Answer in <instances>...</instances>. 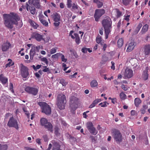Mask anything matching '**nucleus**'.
Instances as JSON below:
<instances>
[{
    "label": "nucleus",
    "mask_w": 150,
    "mask_h": 150,
    "mask_svg": "<svg viewBox=\"0 0 150 150\" xmlns=\"http://www.w3.org/2000/svg\"><path fill=\"white\" fill-rule=\"evenodd\" d=\"M4 23L7 28H13V24L16 25L17 21L20 20V18L18 15L14 13L9 14H4L3 15Z\"/></svg>",
    "instance_id": "obj_1"
},
{
    "label": "nucleus",
    "mask_w": 150,
    "mask_h": 150,
    "mask_svg": "<svg viewBox=\"0 0 150 150\" xmlns=\"http://www.w3.org/2000/svg\"><path fill=\"white\" fill-rule=\"evenodd\" d=\"M102 23L105 29V38L107 39L110 32V29L111 28V21L110 18L108 19H104L102 21Z\"/></svg>",
    "instance_id": "obj_2"
},
{
    "label": "nucleus",
    "mask_w": 150,
    "mask_h": 150,
    "mask_svg": "<svg viewBox=\"0 0 150 150\" xmlns=\"http://www.w3.org/2000/svg\"><path fill=\"white\" fill-rule=\"evenodd\" d=\"M66 103L65 96L62 94L58 95L57 98V105L58 108L60 110L64 109L65 104Z\"/></svg>",
    "instance_id": "obj_3"
},
{
    "label": "nucleus",
    "mask_w": 150,
    "mask_h": 150,
    "mask_svg": "<svg viewBox=\"0 0 150 150\" xmlns=\"http://www.w3.org/2000/svg\"><path fill=\"white\" fill-rule=\"evenodd\" d=\"M38 104L40 107L42 112L47 115H50L51 112V108L50 106L46 103L39 102Z\"/></svg>",
    "instance_id": "obj_4"
},
{
    "label": "nucleus",
    "mask_w": 150,
    "mask_h": 150,
    "mask_svg": "<svg viewBox=\"0 0 150 150\" xmlns=\"http://www.w3.org/2000/svg\"><path fill=\"white\" fill-rule=\"evenodd\" d=\"M41 125L44 127L47 130L51 132H53V125L52 124L48 122V120L46 118H43L40 119Z\"/></svg>",
    "instance_id": "obj_5"
},
{
    "label": "nucleus",
    "mask_w": 150,
    "mask_h": 150,
    "mask_svg": "<svg viewBox=\"0 0 150 150\" xmlns=\"http://www.w3.org/2000/svg\"><path fill=\"white\" fill-rule=\"evenodd\" d=\"M51 17L53 21H54V26L56 27H58L60 25V21H61L60 14L59 13L55 12L51 15Z\"/></svg>",
    "instance_id": "obj_6"
},
{
    "label": "nucleus",
    "mask_w": 150,
    "mask_h": 150,
    "mask_svg": "<svg viewBox=\"0 0 150 150\" xmlns=\"http://www.w3.org/2000/svg\"><path fill=\"white\" fill-rule=\"evenodd\" d=\"M28 68L21 64V74L23 78H28L29 75L28 72Z\"/></svg>",
    "instance_id": "obj_7"
},
{
    "label": "nucleus",
    "mask_w": 150,
    "mask_h": 150,
    "mask_svg": "<svg viewBox=\"0 0 150 150\" xmlns=\"http://www.w3.org/2000/svg\"><path fill=\"white\" fill-rule=\"evenodd\" d=\"M86 127L90 132L93 135H96L98 132L93 126L92 123L90 122H88L86 124Z\"/></svg>",
    "instance_id": "obj_8"
},
{
    "label": "nucleus",
    "mask_w": 150,
    "mask_h": 150,
    "mask_svg": "<svg viewBox=\"0 0 150 150\" xmlns=\"http://www.w3.org/2000/svg\"><path fill=\"white\" fill-rule=\"evenodd\" d=\"M105 13V10L103 9H97L95 11L94 15L95 20L98 21L100 18Z\"/></svg>",
    "instance_id": "obj_9"
},
{
    "label": "nucleus",
    "mask_w": 150,
    "mask_h": 150,
    "mask_svg": "<svg viewBox=\"0 0 150 150\" xmlns=\"http://www.w3.org/2000/svg\"><path fill=\"white\" fill-rule=\"evenodd\" d=\"M7 125L9 127H14L17 129H18V127L17 120L14 119L12 117L10 118L8 122Z\"/></svg>",
    "instance_id": "obj_10"
},
{
    "label": "nucleus",
    "mask_w": 150,
    "mask_h": 150,
    "mask_svg": "<svg viewBox=\"0 0 150 150\" xmlns=\"http://www.w3.org/2000/svg\"><path fill=\"white\" fill-rule=\"evenodd\" d=\"M25 91L28 93L35 96L38 93V89L37 88L27 86L25 89Z\"/></svg>",
    "instance_id": "obj_11"
},
{
    "label": "nucleus",
    "mask_w": 150,
    "mask_h": 150,
    "mask_svg": "<svg viewBox=\"0 0 150 150\" xmlns=\"http://www.w3.org/2000/svg\"><path fill=\"white\" fill-rule=\"evenodd\" d=\"M33 38L35 39L38 41H45V39L44 38V36L42 35H41L37 33H33L32 35Z\"/></svg>",
    "instance_id": "obj_12"
},
{
    "label": "nucleus",
    "mask_w": 150,
    "mask_h": 150,
    "mask_svg": "<svg viewBox=\"0 0 150 150\" xmlns=\"http://www.w3.org/2000/svg\"><path fill=\"white\" fill-rule=\"evenodd\" d=\"M133 76V71L132 69L128 68H126L125 70L124 74V78L125 79H129L132 77Z\"/></svg>",
    "instance_id": "obj_13"
},
{
    "label": "nucleus",
    "mask_w": 150,
    "mask_h": 150,
    "mask_svg": "<svg viewBox=\"0 0 150 150\" xmlns=\"http://www.w3.org/2000/svg\"><path fill=\"white\" fill-rule=\"evenodd\" d=\"M114 137L116 141L120 142L122 140V136L119 131L115 129L113 131Z\"/></svg>",
    "instance_id": "obj_14"
},
{
    "label": "nucleus",
    "mask_w": 150,
    "mask_h": 150,
    "mask_svg": "<svg viewBox=\"0 0 150 150\" xmlns=\"http://www.w3.org/2000/svg\"><path fill=\"white\" fill-rule=\"evenodd\" d=\"M74 32L73 30H71L70 31L69 35L71 36V38L72 39H74L75 38V41L76 43L77 44H79L80 43V40L79 37V36L78 34L77 33H74V35L75 37L72 35V34Z\"/></svg>",
    "instance_id": "obj_15"
},
{
    "label": "nucleus",
    "mask_w": 150,
    "mask_h": 150,
    "mask_svg": "<svg viewBox=\"0 0 150 150\" xmlns=\"http://www.w3.org/2000/svg\"><path fill=\"white\" fill-rule=\"evenodd\" d=\"M77 98L74 97H72L70 99V106L71 108L73 110H75L77 108V107H74L73 106L75 105V104L76 103Z\"/></svg>",
    "instance_id": "obj_16"
},
{
    "label": "nucleus",
    "mask_w": 150,
    "mask_h": 150,
    "mask_svg": "<svg viewBox=\"0 0 150 150\" xmlns=\"http://www.w3.org/2000/svg\"><path fill=\"white\" fill-rule=\"evenodd\" d=\"M136 43L133 41L129 43L128 45L126 50V52H129L132 51L135 48Z\"/></svg>",
    "instance_id": "obj_17"
},
{
    "label": "nucleus",
    "mask_w": 150,
    "mask_h": 150,
    "mask_svg": "<svg viewBox=\"0 0 150 150\" xmlns=\"http://www.w3.org/2000/svg\"><path fill=\"white\" fill-rule=\"evenodd\" d=\"M11 46L10 43L8 42L3 43L1 46V49L3 52H6L9 48Z\"/></svg>",
    "instance_id": "obj_18"
},
{
    "label": "nucleus",
    "mask_w": 150,
    "mask_h": 150,
    "mask_svg": "<svg viewBox=\"0 0 150 150\" xmlns=\"http://www.w3.org/2000/svg\"><path fill=\"white\" fill-rule=\"evenodd\" d=\"M28 3L31 5L33 4L37 8H40V7L39 1L38 0H29Z\"/></svg>",
    "instance_id": "obj_19"
},
{
    "label": "nucleus",
    "mask_w": 150,
    "mask_h": 150,
    "mask_svg": "<svg viewBox=\"0 0 150 150\" xmlns=\"http://www.w3.org/2000/svg\"><path fill=\"white\" fill-rule=\"evenodd\" d=\"M144 52L146 55H148L150 53V44L145 45L144 47Z\"/></svg>",
    "instance_id": "obj_20"
},
{
    "label": "nucleus",
    "mask_w": 150,
    "mask_h": 150,
    "mask_svg": "<svg viewBox=\"0 0 150 150\" xmlns=\"http://www.w3.org/2000/svg\"><path fill=\"white\" fill-rule=\"evenodd\" d=\"M8 79L5 77L3 74L0 75V81L3 85H7Z\"/></svg>",
    "instance_id": "obj_21"
},
{
    "label": "nucleus",
    "mask_w": 150,
    "mask_h": 150,
    "mask_svg": "<svg viewBox=\"0 0 150 150\" xmlns=\"http://www.w3.org/2000/svg\"><path fill=\"white\" fill-rule=\"evenodd\" d=\"M52 143L53 145V149L52 150H62L60 149V145L59 143L57 142L54 140H53Z\"/></svg>",
    "instance_id": "obj_22"
},
{
    "label": "nucleus",
    "mask_w": 150,
    "mask_h": 150,
    "mask_svg": "<svg viewBox=\"0 0 150 150\" xmlns=\"http://www.w3.org/2000/svg\"><path fill=\"white\" fill-rule=\"evenodd\" d=\"M26 9L27 10L30 11L31 14H34L35 13V9L33 6H30L27 3L26 4Z\"/></svg>",
    "instance_id": "obj_23"
},
{
    "label": "nucleus",
    "mask_w": 150,
    "mask_h": 150,
    "mask_svg": "<svg viewBox=\"0 0 150 150\" xmlns=\"http://www.w3.org/2000/svg\"><path fill=\"white\" fill-rule=\"evenodd\" d=\"M149 69L148 67H146L145 70H144L143 73L142 77L144 80H147L148 77V71Z\"/></svg>",
    "instance_id": "obj_24"
},
{
    "label": "nucleus",
    "mask_w": 150,
    "mask_h": 150,
    "mask_svg": "<svg viewBox=\"0 0 150 150\" xmlns=\"http://www.w3.org/2000/svg\"><path fill=\"white\" fill-rule=\"evenodd\" d=\"M35 47L34 46L32 47L30 52V59L32 60L35 53Z\"/></svg>",
    "instance_id": "obj_25"
},
{
    "label": "nucleus",
    "mask_w": 150,
    "mask_h": 150,
    "mask_svg": "<svg viewBox=\"0 0 150 150\" xmlns=\"http://www.w3.org/2000/svg\"><path fill=\"white\" fill-rule=\"evenodd\" d=\"M28 22L30 24L31 26H32L34 29H37L39 26L35 22L31 19H29V20Z\"/></svg>",
    "instance_id": "obj_26"
},
{
    "label": "nucleus",
    "mask_w": 150,
    "mask_h": 150,
    "mask_svg": "<svg viewBox=\"0 0 150 150\" xmlns=\"http://www.w3.org/2000/svg\"><path fill=\"white\" fill-rule=\"evenodd\" d=\"M149 27V25L147 24H146L144 25L141 31L142 33L143 34L147 32L148 30Z\"/></svg>",
    "instance_id": "obj_27"
},
{
    "label": "nucleus",
    "mask_w": 150,
    "mask_h": 150,
    "mask_svg": "<svg viewBox=\"0 0 150 150\" xmlns=\"http://www.w3.org/2000/svg\"><path fill=\"white\" fill-rule=\"evenodd\" d=\"M141 102L142 101L139 98H136L134 99V104L136 107H138Z\"/></svg>",
    "instance_id": "obj_28"
},
{
    "label": "nucleus",
    "mask_w": 150,
    "mask_h": 150,
    "mask_svg": "<svg viewBox=\"0 0 150 150\" xmlns=\"http://www.w3.org/2000/svg\"><path fill=\"white\" fill-rule=\"evenodd\" d=\"M8 62L5 65L6 68L9 67L14 64V62L12 61L11 59H8Z\"/></svg>",
    "instance_id": "obj_29"
},
{
    "label": "nucleus",
    "mask_w": 150,
    "mask_h": 150,
    "mask_svg": "<svg viewBox=\"0 0 150 150\" xmlns=\"http://www.w3.org/2000/svg\"><path fill=\"white\" fill-rule=\"evenodd\" d=\"M60 56V52L57 53L52 55L51 58L53 60H56L58 59L59 57Z\"/></svg>",
    "instance_id": "obj_30"
},
{
    "label": "nucleus",
    "mask_w": 150,
    "mask_h": 150,
    "mask_svg": "<svg viewBox=\"0 0 150 150\" xmlns=\"http://www.w3.org/2000/svg\"><path fill=\"white\" fill-rule=\"evenodd\" d=\"M123 40L122 38H120L118 40L117 42V46L119 47H121L123 44Z\"/></svg>",
    "instance_id": "obj_31"
},
{
    "label": "nucleus",
    "mask_w": 150,
    "mask_h": 150,
    "mask_svg": "<svg viewBox=\"0 0 150 150\" xmlns=\"http://www.w3.org/2000/svg\"><path fill=\"white\" fill-rule=\"evenodd\" d=\"M72 11H75L76 10H79L80 8L76 4L74 3L72 5Z\"/></svg>",
    "instance_id": "obj_32"
},
{
    "label": "nucleus",
    "mask_w": 150,
    "mask_h": 150,
    "mask_svg": "<svg viewBox=\"0 0 150 150\" xmlns=\"http://www.w3.org/2000/svg\"><path fill=\"white\" fill-rule=\"evenodd\" d=\"M148 108V106L146 105H143L142 108L140 110L141 113L142 114H144L146 112V110Z\"/></svg>",
    "instance_id": "obj_33"
},
{
    "label": "nucleus",
    "mask_w": 150,
    "mask_h": 150,
    "mask_svg": "<svg viewBox=\"0 0 150 150\" xmlns=\"http://www.w3.org/2000/svg\"><path fill=\"white\" fill-rule=\"evenodd\" d=\"M109 104V103L106 101H104L100 103L98 105L102 107H106Z\"/></svg>",
    "instance_id": "obj_34"
},
{
    "label": "nucleus",
    "mask_w": 150,
    "mask_h": 150,
    "mask_svg": "<svg viewBox=\"0 0 150 150\" xmlns=\"http://www.w3.org/2000/svg\"><path fill=\"white\" fill-rule=\"evenodd\" d=\"M120 98L122 100L126 99L127 98L126 95L123 92H121L120 94Z\"/></svg>",
    "instance_id": "obj_35"
},
{
    "label": "nucleus",
    "mask_w": 150,
    "mask_h": 150,
    "mask_svg": "<svg viewBox=\"0 0 150 150\" xmlns=\"http://www.w3.org/2000/svg\"><path fill=\"white\" fill-rule=\"evenodd\" d=\"M142 25L141 23H140L139 24L135 30V32L136 33H137L139 32L141 28L142 27Z\"/></svg>",
    "instance_id": "obj_36"
},
{
    "label": "nucleus",
    "mask_w": 150,
    "mask_h": 150,
    "mask_svg": "<svg viewBox=\"0 0 150 150\" xmlns=\"http://www.w3.org/2000/svg\"><path fill=\"white\" fill-rule=\"evenodd\" d=\"M96 42L97 43H100V44H101V45H102V38L100 36H98L96 38Z\"/></svg>",
    "instance_id": "obj_37"
},
{
    "label": "nucleus",
    "mask_w": 150,
    "mask_h": 150,
    "mask_svg": "<svg viewBox=\"0 0 150 150\" xmlns=\"http://www.w3.org/2000/svg\"><path fill=\"white\" fill-rule=\"evenodd\" d=\"M91 86L92 87L97 86L98 85V83L96 80H93L91 83Z\"/></svg>",
    "instance_id": "obj_38"
},
{
    "label": "nucleus",
    "mask_w": 150,
    "mask_h": 150,
    "mask_svg": "<svg viewBox=\"0 0 150 150\" xmlns=\"http://www.w3.org/2000/svg\"><path fill=\"white\" fill-rule=\"evenodd\" d=\"M60 56H61V59L62 62H65L67 61V59L61 53H60Z\"/></svg>",
    "instance_id": "obj_39"
},
{
    "label": "nucleus",
    "mask_w": 150,
    "mask_h": 150,
    "mask_svg": "<svg viewBox=\"0 0 150 150\" xmlns=\"http://www.w3.org/2000/svg\"><path fill=\"white\" fill-rule=\"evenodd\" d=\"M58 48L57 47H55L54 48H52L50 50V53L51 54H53L55 53L57 51V50L58 49Z\"/></svg>",
    "instance_id": "obj_40"
},
{
    "label": "nucleus",
    "mask_w": 150,
    "mask_h": 150,
    "mask_svg": "<svg viewBox=\"0 0 150 150\" xmlns=\"http://www.w3.org/2000/svg\"><path fill=\"white\" fill-rule=\"evenodd\" d=\"M114 55V52L111 51L110 52H109L108 53V56L109 57L110 56V57L109 58H108L107 59L106 61H107L108 60H110L112 59V57Z\"/></svg>",
    "instance_id": "obj_41"
},
{
    "label": "nucleus",
    "mask_w": 150,
    "mask_h": 150,
    "mask_svg": "<svg viewBox=\"0 0 150 150\" xmlns=\"http://www.w3.org/2000/svg\"><path fill=\"white\" fill-rule=\"evenodd\" d=\"M7 148V145L6 144L2 145L0 144V150H6Z\"/></svg>",
    "instance_id": "obj_42"
},
{
    "label": "nucleus",
    "mask_w": 150,
    "mask_h": 150,
    "mask_svg": "<svg viewBox=\"0 0 150 150\" xmlns=\"http://www.w3.org/2000/svg\"><path fill=\"white\" fill-rule=\"evenodd\" d=\"M41 61L45 63L46 65H48V62L47 59L46 57H44L41 59Z\"/></svg>",
    "instance_id": "obj_43"
},
{
    "label": "nucleus",
    "mask_w": 150,
    "mask_h": 150,
    "mask_svg": "<svg viewBox=\"0 0 150 150\" xmlns=\"http://www.w3.org/2000/svg\"><path fill=\"white\" fill-rule=\"evenodd\" d=\"M71 0H67V6L68 8H70L72 6Z\"/></svg>",
    "instance_id": "obj_44"
},
{
    "label": "nucleus",
    "mask_w": 150,
    "mask_h": 150,
    "mask_svg": "<svg viewBox=\"0 0 150 150\" xmlns=\"http://www.w3.org/2000/svg\"><path fill=\"white\" fill-rule=\"evenodd\" d=\"M42 66L41 65H37L36 66L33 65L32 67L35 71H37L38 69H39Z\"/></svg>",
    "instance_id": "obj_45"
},
{
    "label": "nucleus",
    "mask_w": 150,
    "mask_h": 150,
    "mask_svg": "<svg viewBox=\"0 0 150 150\" xmlns=\"http://www.w3.org/2000/svg\"><path fill=\"white\" fill-rule=\"evenodd\" d=\"M131 0H122L123 4L125 6L128 5Z\"/></svg>",
    "instance_id": "obj_46"
},
{
    "label": "nucleus",
    "mask_w": 150,
    "mask_h": 150,
    "mask_svg": "<svg viewBox=\"0 0 150 150\" xmlns=\"http://www.w3.org/2000/svg\"><path fill=\"white\" fill-rule=\"evenodd\" d=\"M60 83L62 84L63 86H66L67 83L63 79H61L60 81Z\"/></svg>",
    "instance_id": "obj_47"
},
{
    "label": "nucleus",
    "mask_w": 150,
    "mask_h": 150,
    "mask_svg": "<svg viewBox=\"0 0 150 150\" xmlns=\"http://www.w3.org/2000/svg\"><path fill=\"white\" fill-rule=\"evenodd\" d=\"M38 17L39 18V19L40 22L42 21V20H44V18L45 17L42 14H40L38 16Z\"/></svg>",
    "instance_id": "obj_48"
},
{
    "label": "nucleus",
    "mask_w": 150,
    "mask_h": 150,
    "mask_svg": "<svg viewBox=\"0 0 150 150\" xmlns=\"http://www.w3.org/2000/svg\"><path fill=\"white\" fill-rule=\"evenodd\" d=\"M122 16V13L118 9L117 10V18H119Z\"/></svg>",
    "instance_id": "obj_49"
},
{
    "label": "nucleus",
    "mask_w": 150,
    "mask_h": 150,
    "mask_svg": "<svg viewBox=\"0 0 150 150\" xmlns=\"http://www.w3.org/2000/svg\"><path fill=\"white\" fill-rule=\"evenodd\" d=\"M40 22L43 25H44L45 26H47L48 25V22L45 20H42Z\"/></svg>",
    "instance_id": "obj_50"
},
{
    "label": "nucleus",
    "mask_w": 150,
    "mask_h": 150,
    "mask_svg": "<svg viewBox=\"0 0 150 150\" xmlns=\"http://www.w3.org/2000/svg\"><path fill=\"white\" fill-rule=\"evenodd\" d=\"M121 88L123 89L124 91H126L129 88V87H127V86H125L124 84L122 85L121 86Z\"/></svg>",
    "instance_id": "obj_51"
},
{
    "label": "nucleus",
    "mask_w": 150,
    "mask_h": 150,
    "mask_svg": "<svg viewBox=\"0 0 150 150\" xmlns=\"http://www.w3.org/2000/svg\"><path fill=\"white\" fill-rule=\"evenodd\" d=\"M97 104L94 100L92 103L89 106V108H92L94 107Z\"/></svg>",
    "instance_id": "obj_52"
},
{
    "label": "nucleus",
    "mask_w": 150,
    "mask_h": 150,
    "mask_svg": "<svg viewBox=\"0 0 150 150\" xmlns=\"http://www.w3.org/2000/svg\"><path fill=\"white\" fill-rule=\"evenodd\" d=\"M13 84L10 83V85H9V89L10 91L12 92L13 93L14 91H13Z\"/></svg>",
    "instance_id": "obj_53"
},
{
    "label": "nucleus",
    "mask_w": 150,
    "mask_h": 150,
    "mask_svg": "<svg viewBox=\"0 0 150 150\" xmlns=\"http://www.w3.org/2000/svg\"><path fill=\"white\" fill-rule=\"evenodd\" d=\"M112 103L113 104H115V103H117V99L116 98H112V99L111 100Z\"/></svg>",
    "instance_id": "obj_54"
},
{
    "label": "nucleus",
    "mask_w": 150,
    "mask_h": 150,
    "mask_svg": "<svg viewBox=\"0 0 150 150\" xmlns=\"http://www.w3.org/2000/svg\"><path fill=\"white\" fill-rule=\"evenodd\" d=\"M96 4H97L98 7V8L101 7L103 5V3L100 1H98L97 3H96Z\"/></svg>",
    "instance_id": "obj_55"
},
{
    "label": "nucleus",
    "mask_w": 150,
    "mask_h": 150,
    "mask_svg": "<svg viewBox=\"0 0 150 150\" xmlns=\"http://www.w3.org/2000/svg\"><path fill=\"white\" fill-rule=\"evenodd\" d=\"M111 63L112 64V66L111 67V69H112L113 70H114L115 69V63L113 62L112 61L111 62Z\"/></svg>",
    "instance_id": "obj_56"
},
{
    "label": "nucleus",
    "mask_w": 150,
    "mask_h": 150,
    "mask_svg": "<svg viewBox=\"0 0 150 150\" xmlns=\"http://www.w3.org/2000/svg\"><path fill=\"white\" fill-rule=\"evenodd\" d=\"M88 50V48L86 47L83 48L81 50V51L84 53H86L87 52Z\"/></svg>",
    "instance_id": "obj_57"
},
{
    "label": "nucleus",
    "mask_w": 150,
    "mask_h": 150,
    "mask_svg": "<svg viewBox=\"0 0 150 150\" xmlns=\"http://www.w3.org/2000/svg\"><path fill=\"white\" fill-rule=\"evenodd\" d=\"M50 13V11L48 9L47 11H45L44 12V14L47 17L48 16V15L47 14V13Z\"/></svg>",
    "instance_id": "obj_58"
},
{
    "label": "nucleus",
    "mask_w": 150,
    "mask_h": 150,
    "mask_svg": "<svg viewBox=\"0 0 150 150\" xmlns=\"http://www.w3.org/2000/svg\"><path fill=\"white\" fill-rule=\"evenodd\" d=\"M125 18H124V19L126 20V21H127L128 22L129 21V18H130V15H127L126 16H125Z\"/></svg>",
    "instance_id": "obj_59"
},
{
    "label": "nucleus",
    "mask_w": 150,
    "mask_h": 150,
    "mask_svg": "<svg viewBox=\"0 0 150 150\" xmlns=\"http://www.w3.org/2000/svg\"><path fill=\"white\" fill-rule=\"evenodd\" d=\"M43 68H44L43 69L42 71L44 72H47L49 71V69L48 68H47L46 66H44Z\"/></svg>",
    "instance_id": "obj_60"
},
{
    "label": "nucleus",
    "mask_w": 150,
    "mask_h": 150,
    "mask_svg": "<svg viewBox=\"0 0 150 150\" xmlns=\"http://www.w3.org/2000/svg\"><path fill=\"white\" fill-rule=\"evenodd\" d=\"M95 103H96V104H97L99 102L101 101L102 100L100 99H97L95 100H94Z\"/></svg>",
    "instance_id": "obj_61"
},
{
    "label": "nucleus",
    "mask_w": 150,
    "mask_h": 150,
    "mask_svg": "<svg viewBox=\"0 0 150 150\" xmlns=\"http://www.w3.org/2000/svg\"><path fill=\"white\" fill-rule=\"evenodd\" d=\"M136 113V111L135 110H132L131 111V115L134 116Z\"/></svg>",
    "instance_id": "obj_62"
},
{
    "label": "nucleus",
    "mask_w": 150,
    "mask_h": 150,
    "mask_svg": "<svg viewBox=\"0 0 150 150\" xmlns=\"http://www.w3.org/2000/svg\"><path fill=\"white\" fill-rule=\"evenodd\" d=\"M54 133L56 135H57L58 133L59 129L57 127L55 128Z\"/></svg>",
    "instance_id": "obj_63"
},
{
    "label": "nucleus",
    "mask_w": 150,
    "mask_h": 150,
    "mask_svg": "<svg viewBox=\"0 0 150 150\" xmlns=\"http://www.w3.org/2000/svg\"><path fill=\"white\" fill-rule=\"evenodd\" d=\"M77 73L75 72L73 75H71L70 77H71V78H76V75H77Z\"/></svg>",
    "instance_id": "obj_64"
}]
</instances>
